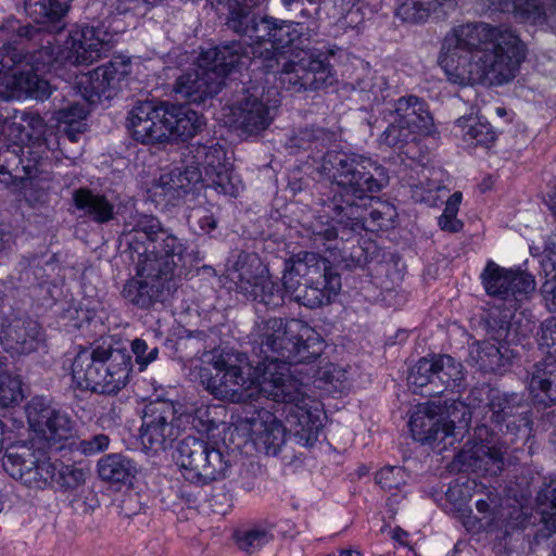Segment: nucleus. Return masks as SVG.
<instances>
[{"mask_svg":"<svg viewBox=\"0 0 556 556\" xmlns=\"http://www.w3.org/2000/svg\"><path fill=\"white\" fill-rule=\"evenodd\" d=\"M49 189H50L49 186L46 187V188H42L40 190V192L38 193V195L34 197V200L37 201V202H40V203L47 202L48 194H49Z\"/></svg>","mask_w":556,"mask_h":556,"instance_id":"680f3d73","label":"nucleus"},{"mask_svg":"<svg viewBox=\"0 0 556 556\" xmlns=\"http://www.w3.org/2000/svg\"><path fill=\"white\" fill-rule=\"evenodd\" d=\"M463 200V194L459 191L454 192L445 202V207L438 218V225L441 230L447 232H459L464 223L457 218L459 205Z\"/></svg>","mask_w":556,"mask_h":556,"instance_id":"a18cd8bd","label":"nucleus"},{"mask_svg":"<svg viewBox=\"0 0 556 556\" xmlns=\"http://www.w3.org/2000/svg\"><path fill=\"white\" fill-rule=\"evenodd\" d=\"M7 426L3 421L0 420V453L3 448V441H4V433H5Z\"/></svg>","mask_w":556,"mask_h":556,"instance_id":"338daca9","label":"nucleus"},{"mask_svg":"<svg viewBox=\"0 0 556 556\" xmlns=\"http://www.w3.org/2000/svg\"><path fill=\"white\" fill-rule=\"evenodd\" d=\"M72 199L75 208L97 224H106L114 218V204L104 194L79 188Z\"/></svg>","mask_w":556,"mask_h":556,"instance_id":"f704fd0d","label":"nucleus"},{"mask_svg":"<svg viewBox=\"0 0 556 556\" xmlns=\"http://www.w3.org/2000/svg\"><path fill=\"white\" fill-rule=\"evenodd\" d=\"M338 556H363V554L355 548H344L339 551Z\"/></svg>","mask_w":556,"mask_h":556,"instance_id":"e2e57ef3","label":"nucleus"},{"mask_svg":"<svg viewBox=\"0 0 556 556\" xmlns=\"http://www.w3.org/2000/svg\"><path fill=\"white\" fill-rule=\"evenodd\" d=\"M230 279L238 293L244 298L269 307L276 308L283 305L279 282L274 280L268 267L255 253H240Z\"/></svg>","mask_w":556,"mask_h":556,"instance_id":"ddd939ff","label":"nucleus"},{"mask_svg":"<svg viewBox=\"0 0 556 556\" xmlns=\"http://www.w3.org/2000/svg\"><path fill=\"white\" fill-rule=\"evenodd\" d=\"M510 350L505 344L492 341L473 343L470 346V361L483 372H500L510 364Z\"/></svg>","mask_w":556,"mask_h":556,"instance_id":"473e14b6","label":"nucleus"},{"mask_svg":"<svg viewBox=\"0 0 556 556\" xmlns=\"http://www.w3.org/2000/svg\"><path fill=\"white\" fill-rule=\"evenodd\" d=\"M4 237L5 235L0 231V255L8 249L9 240Z\"/></svg>","mask_w":556,"mask_h":556,"instance_id":"69168bd1","label":"nucleus"},{"mask_svg":"<svg viewBox=\"0 0 556 556\" xmlns=\"http://www.w3.org/2000/svg\"><path fill=\"white\" fill-rule=\"evenodd\" d=\"M394 112V121L380 137L381 142L388 147L402 149L415 142L417 136H428L434 130L432 116L425 102L416 96L400 98Z\"/></svg>","mask_w":556,"mask_h":556,"instance_id":"f3484780","label":"nucleus"},{"mask_svg":"<svg viewBox=\"0 0 556 556\" xmlns=\"http://www.w3.org/2000/svg\"><path fill=\"white\" fill-rule=\"evenodd\" d=\"M306 136H308V131L306 129L300 130L299 134L288 139L287 146L289 148L305 149L304 139Z\"/></svg>","mask_w":556,"mask_h":556,"instance_id":"bf43d9fd","label":"nucleus"},{"mask_svg":"<svg viewBox=\"0 0 556 556\" xmlns=\"http://www.w3.org/2000/svg\"><path fill=\"white\" fill-rule=\"evenodd\" d=\"M165 101H141L128 113L127 128L134 140L149 144L166 141Z\"/></svg>","mask_w":556,"mask_h":556,"instance_id":"bb28decb","label":"nucleus"},{"mask_svg":"<svg viewBox=\"0 0 556 556\" xmlns=\"http://www.w3.org/2000/svg\"><path fill=\"white\" fill-rule=\"evenodd\" d=\"M202 180V172L199 166L186 165L161 174L152 186L155 197H163L167 203L182 198L191 192Z\"/></svg>","mask_w":556,"mask_h":556,"instance_id":"c85d7f7f","label":"nucleus"},{"mask_svg":"<svg viewBox=\"0 0 556 556\" xmlns=\"http://www.w3.org/2000/svg\"><path fill=\"white\" fill-rule=\"evenodd\" d=\"M132 356L125 348L101 343L80 350L72 362L73 383L80 390L115 395L130 381Z\"/></svg>","mask_w":556,"mask_h":556,"instance_id":"6e6552de","label":"nucleus"},{"mask_svg":"<svg viewBox=\"0 0 556 556\" xmlns=\"http://www.w3.org/2000/svg\"><path fill=\"white\" fill-rule=\"evenodd\" d=\"M396 217L397 211L393 204L370 195L367 201L352 206L344 215L320 222V225L315 226L314 232L326 241V249L331 252L334 261L346 262L351 257L361 265L367 260L363 256V249L353 245V251L348 253L346 244L363 230L376 232L392 228Z\"/></svg>","mask_w":556,"mask_h":556,"instance_id":"423d86ee","label":"nucleus"},{"mask_svg":"<svg viewBox=\"0 0 556 556\" xmlns=\"http://www.w3.org/2000/svg\"><path fill=\"white\" fill-rule=\"evenodd\" d=\"M166 141L170 139L186 141L194 137L204 125L202 115L181 104L166 102Z\"/></svg>","mask_w":556,"mask_h":556,"instance_id":"c756f323","label":"nucleus"},{"mask_svg":"<svg viewBox=\"0 0 556 556\" xmlns=\"http://www.w3.org/2000/svg\"><path fill=\"white\" fill-rule=\"evenodd\" d=\"M254 343L263 361L256 367L230 365L222 356L199 371L201 384L215 399L237 402L247 399L255 383L271 401L281 404V415L288 422L295 442L313 446L323 429L324 408L320 401L308 395L312 383L327 392L345 388L346 370L327 363L315 367L312 363L323 353L321 336L300 319L269 318L257 324Z\"/></svg>","mask_w":556,"mask_h":556,"instance_id":"f257e3e1","label":"nucleus"},{"mask_svg":"<svg viewBox=\"0 0 556 556\" xmlns=\"http://www.w3.org/2000/svg\"><path fill=\"white\" fill-rule=\"evenodd\" d=\"M476 509L491 531H503L506 535L526 528L530 520V515L520 505L505 504L495 490H489L483 497L477 500Z\"/></svg>","mask_w":556,"mask_h":556,"instance_id":"393cba45","label":"nucleus"},{"mask_svg":"<svg viewBox=\"0 0 556 556\" xmlns=\"http://www.w3.org/2000/svg\"><path fill=\"white\" fill-rule=\"evenodd\" d=\"M132 0H121L119 2V5H118V9L123 12H128L130 10H132L134 8L129 7L128 3L131 2ZM136 2H143V0H135Z\"/></svg>","mask_w":556,"mask_h":556,"instance_id":"0e129e2a","label":"nucleus"},{"mask_svg":"<svg viewBox=\"0 0 556 556\" xmlns=\"http://www.w3.org/2000/svg\"><path fill=\"white\" fill-rule=\"evenodd\" d=\"M89 110L85 104L71 103L54 113V119L60 131L71 142H77L87 130Z\"/></svg>","mask_w":556,"mask_h":556,"instance_id":"58836bf2","label":"nucleus"},{"mask_svg":"<svg viewBox=\"0 0 556 556\" xmlns=\"http://www.w3.org/2000/svg\"><path fill=\"white\" fill-rule=\"evenodd\" d=\"M332 163V184L338 190L328 208L330 217H338L380 192L389 182V175L376 161L356 153H336Z\"/></svg>","mask_w":556,"mask_h":556,"instance_id":"1a4fd4ad","label":"nucleus"},{"mask_svg":"<svg viewBox=\"0 0 556 556\" xmlns=\"http://www.w3.org/2000/svg\"><path fill=\"white\" fill-rule=\"evenodd\" d=\"M528 53L520 37H444L439 65L451 83L502 87L516 79Z\"/></svg>","mask_w":556,"mask_h":556,"instance_id":"20e7f679","label":"nucleus"},{"mask_svg":"<svg viewBox=\"0 0 556 556\" xmlns=\"http://www.w3.org/2000/svg\"><path fill=\"white\" fill-rule=\"evenodd\" d=\"M25 413L31 432L49 445L71 440L76 434L75 421L47 396H33L25 406Z\"/></svg>","mask_w":556,"mask_h":556,"instance_id":"a211bd4d","label":"nucleus"},{"mask_svg":"<svg viewBox=\"0 0 556 556\" xmlns=\"http://www.w3.org/2000/svg\"><path fill=\"white\" fill-rule=\"evenodd\" d=\"M226 416L227 409L224 405L201 403L187 419L198 432L210 433L226 422Z\"/></svg>","mask_w":556,"mask_h":556,"instance_id":"ea45409f","label":"nucleus"},{"mask_svg":"<svg viewBox=\"0 0 556 556\" xmlns=\"http://www.w3.org/2000/svg\"><path fill=\"white\" fill-rule=\"evenodd\" d=\"M23 399L22 381L0 371V406L11 407Z\"/></svg>","mask_w":556,"mask_h":556,"instance_id":"49530a36","label":"nucleus"},{"mask_svg":"<svg viewBox=\"0 0 556 556\" xmlns=\"http://www.w3.org/2000/svg\"><path fill=\"white\" fill-rule=\"evenodd\" d=\"M110 439L106 434H96L89 439L74 441L71 447L80 452L84 455H94L105 451L109 447Z\"/></svg>","mask_w":556,"mask_h":556,"instance_id":"8fccbe9b","label":"nucleus"},{"mask_svg":"<svg viewBox=\"0 0 556 556\" xmlns=\"http://www.w3.org/2000/svg\"><path fill=\"white\" fill-rule=\"evenodd\" d=\"M470 490L468 483L455 481L448 485L445 495L447 501L460 510L462 506L466 505L471 497Z\"/></svg>","mask_w":556,"mask_h":556,"instance_id":"864d4df0","label":"nucleus"},{"mask_svg":"<svg viewBox=\"0 0 556 556\" xmlns=\"http://www.w3.org/2000/svg\"><path fill=\"white\" fill-rule=\"evenodd\" d=\"M5 472L28 488L43 490L55 482L65 490H75L86 481L87 469L76 464L64 465L51 460L42 450L21 447L7 451L2 458Z\"/></svg>","mask_w":556,"mask_h":556,"instance_id":"9b49d317","label":"nucleus"},{"mask_svg":"<svg viewBox=\"0 0 556 556\" xmlns=\"http://www.w3.org/2000/svg\"><path fill=\"white\" fill-rule=\"evenodd\" d=\"M286 21L277 20L270 16H261L245 11L242 8L235 9L227 18L228 30L238 35H250L254 33H264L270 35L274 30L282 29Z\"/></svg>","mask_w":556,"mask_h":556,"instance_id":"72a5a7b5","label":"nucleus"},{"mask_svg":"<svg viewBox=\"0 0 556 556\" xmlns=\"http://www.w3.org/2000/svg\"><path fill=\"white\" fill-rule=\"evenodd\" d=\"M0 343L11 355H27L42 344L41 327L29 318L15 319L0 330Z\"/></svg>","mask_w":556,"mask_h":556,"instance_id":"cd10ccee","label":"nucleus"},{"mask_svg":"<svg viewBox=\"0 0 556 556\" xmlns=\"http://www.w3.org/2000/svg\"><path fill=\"white\" fill-rule=\"evenodd\" d=\"M235 541L239 549L254 554L274 540L271 527L254 526L235 532Z\"/></svg>","mask_w":556,"mask_h":556,"instance_id":"79ce46f5","label":"nucleus"},{"mask_svg":"<svg viewBox=\"0 0 556 556\" xmlns=\"http://www.w3.org/2000/svg\"><path fill=\"white\" fill-rule=\"evenodd\" d=\"M424 180L410 186V197L416 203H425L428 206H438L448 190L443 184L441 169H426L422 172Z\"/></svg>","mask_w":556,"mask_h":556,"instance_id":"4c0bfd02","label":"nucleus"},{"mask_svg":"<svg viewBox=\"0 0 556 556\" xmlns=\"http://www.w3.org/2000/svg\"><path fill=\"white\" fill-rule=\"evenodd\" d=\"M549 260L553 266V287L547 291L548 296L546 298L549 308L556 309V253H549Z\"/></svg>","mask_w":556,"mask_h":556,"instance_id":"13d9d810","label":"nucleus"},{"mask_svg":"<svg viewBox=\"0 0 556 556\" xmlns=\"http://www.w3.org/2000/svg\"><path fill=\"white\" fill-rule=\"evenodd\" d=\"M501 4L526 25L543 26L556 17V0H501Z\"/></svg>","mask_w":556,"mask_h":556,"instance_id":"7c9ffc66","label":"nucleus"},{"mask_svg":"<svg viewBox=\"0 0 556 556\" xmlns=\"http://www.w3.org/2000/svg\"><path fill=\"white\" fill-rule=\"evenodd\" d=\"M279 106V100L265 98L257 88H248L229 106L226 123L244 139L258 137L274 123Z\"/></svg>","mask_w":556,"mask_h":556,"instance_id":"4468645a","label":"nucleus"},{"mask_svg":"<svg viewBox=\"0 0 556 556\" xmlns=\"http://www.w3.org/2000/svg\"><path fill=\"white\" fill-rule=\"evenodd\" d=\"M485 418L500 427L505 424L506 432L518 439L528 440L532 435V419L529 405L518 393H506L490 389L488 393Z\"/></svg>","mask_w":556,"mask_h":556,"instance_id":"4be33fe9","label":"nucleus"},{"mask_svg":"<svg viewBox=\"0 0 556 556\" xmlns=\"http://www.w3.org/2000/svg\"><path fill=\"white\" fill-rule=\"evenodd\" d=\"M408 426L415 441L440 451L453 446L462 435L453 421L438 417L429 406H419L412 414Z\"/></svg>","mask_w":556,"mask_h":556,"instance_id":"a878e982","label":"nucleus"},{"mask_svg":"<svg viewBox=\"0 0 556 556\" xmlns=\"http://www.w3.org/2000/svg\"><path fill=\"white\" fill-rule=\"evenodd\" d=\"M72 0H25L28 16L49 31L60 33L65 27L64 18Z\"/></svg>","mask_w":556,"mask_h":556,"instance_id":"2f4dec72","label":"nucleus"},{"mask_svg":"<svg viewBox=\"0 0 556 556\" xmlns=\"http://www.w3.org/2000/svg\"><path fill=\"white\" fill-rule=\"evenodd\" d=\"M9 143L0 147V181L9 185L13 178L18 177V168L26 178L34 180L41 156L34 153L29 147H22L21 142L28 137L23 125L15 122H5L1 126Z\"/></svg>","mask_w":556,"mask_h":556,"instance_id":"b1692460","label":"nucleus"},{"mask_svg":"<svg viewBox=\"0 0 556 556\" xmlns=\"http://www.w3.org/2000/svg\"><path fill=\"white\" fill-rule=\"evenodd\" d=\"M123 237L135 263V276L126 280L122 295L139 308H150L163 300L175 271L191 266L193 257L187 241L153 215H132Z\"/></svg>","mask_w":556,"mask_h":556,"instance_id":"7ed1b4c3","label":"nucleus"},{"mask_svg":"<svg viewBox=\"0 0 556 556\" xmlns=\"http://www.w3.org/2000/svg\"><path fill=\"white\" fill-rule=\"evenodd\" d=\"M463 517V525L466 528L468 532L471 533H479L481 531H491L486 525H484V521L482 518H478L473 516L472 510L469 509L466 514L462 515Z\"/></svg>","mask_w":556,"mask_h":556,"instance_id":"5fc2aeb1","label":"nucleus"},{"mask_svg":"<svg viewBox=\"0 0 556 556\" xmlns=\"http://www.w3.org/2000/svg\"><path fill=\"white\" fill-rule=\"evenodd\" d=\"M99 478L110 484H129L137 473L132 459L121 453L103 455L97 462Z\"/></svg>","mask_w":556,"mask_h":556,"instance_id":"e433bc0d","label":"nucleus"},{"mask_svg":"<svg viewBox=\"0 0 556 556\" xmlns=\"http://www.w3.org/2000/svg\"><path fill=\"white\" fill-rule=\"evenodd\" d=\"M178 462L185 478L205 485L225 477L229 462L223 452L208 441L188 435L178 445Z\"/></svg>","mask_w":556,"mask_h":556,"instance_id":"dca6fc26","label":"nucleus"},{"mask_svg":"<svg viewBox=\"0 0 556 556\" xmlns=\"http://www.w3.org/2000/svg\"><path fill=\"white\" fill-rule=\"evenodd\" d=\"M201 182L205 188L215 190L218 194L237 198L243 186L240 178L232 173L231 165L215 170L206 176L202 175Z\"/></svg>","mask_w":556,"mask_h":556,"instance_id":"a19ab883","label":"nucleus"},{"mask_svg":"<svg viewBox=\"0 0 556 556\" xmlns=\"http://www.w3.org/2000/svg\"><path fill=\"white\" fill-rule=\"evenodd\" d=\"M195 153L194 157L199 161L195 166H199L203 176L230 165L227 161L226 150L219 143L199 146Z\"/></svg>","mask_w":556,"mask_h":556,"instance_id":"c03bdc74","label":"nucleus"},{"mask_svg":"<svg viewBox=\"0 0 556 556\" xmlns=\"http://www.w3.org/2000/svg\"><path fill=\"white\" fill-rule=\"evenodd\" d=\"M251 42H243L244 50L251 56L245 70L254 73L274 72L281 63L279 81L289 91L318 90L337 83V74L329 63L333 49L324 52L302 46V37H288L282 45V37H249Z\"/></svg>","mask_w":556,"mask_h":556,"instance_id":"39448f33","label":"nucleus"},{"mask_svg":"<svg viewBox=\"0 0 556 556\" xmlns=\"http://www.w3.org/2000/svg\"><path fill=\"white\" fill-rule=\"evenodd\" d=\"M480 279L489 296L514 302L515 305L528 300L536 286L531 274L519 267H502L494 261H488Z\"/></svg>","mask_w":556,"mask_h":556,"instance_id":"5701e85b","label":"nucleus"},{"mask_svg":"<svg viewBox=\"0 0 556 556\" xmlns=\"http://www.w3.org/2000/svg\"><path fill=\"white\" fill-rule=\"evenodd\" d=\"M213 206H197L188 214L190 226H198L203 233H211L217 227V219L212 211Z\"/></svg>","mask_w":556,"mask_h":556,"instance_id":"09e8293b","label":"nucleus"},{"mask_svg":"<svg viewBox=\"0 0 556 556\" xmlns=\"http://www.w3.org/2000/svg\"><path fill=\"white\" fill-rule=\"evenodd\" d=\"M250 59L241 40L201 49L194 67L176 79L174 89L189 102L204 103L220 92L228 75L245 70Z\"/></svg>","mask_w":556,"mask_h":556,"instance_id":"0eeeda50","label":"nucleus"},{"mask_svg":"<svg viewBox=\"0 0 556 556\" xmlns=\"http://www.w3.org/2000/svg\"><path fill=\"white\" fill-rule=\"evenodd\" d=\"M180 417L168 401H155L146 405L139 439L142 447L152 453L166 451L180 435Z\"/></svg>","mask_w":556,"mask_h":556,"instance_id":"6ab92c4d","label":"nucleus"},{"mask_svg":"<svg viewBox=\"0 0 556 556\" xmlns=\"http://www.w3.org/2000/svg\"><path fill=\"white\" fill-rule=\"evenodd\" d=\"M536 502L541 507L542 522L545 529L556 532V475L538 492ZM554 556H556V547Z\"/></svg>","mask_w":556,"mask_h":556,"instance_id":"37998d69","label":"nucleus"},{"mask_svg":"<svg viewBox=\"0 0 556 556\" xmlns=\"http://www.w3.org/2000/svg\"><path fill=\"white\" fill-rule=\"evenodd\" d=\"M540 345L547 349L546 356L534 365L528 380V390L538 409L556 404V318L543 324Z\"/></svg>","mask_w":556,"mask_h":556,"instance_id":"aec40b11","label":"nucleus"},{"mask_svg":"<svg viewBox=\"0 0 556 556\" xmlns=\"http://www.w3.org/2000/svg\"><path fill=\"white\" fill-rule=\"evenodd\" d=\"M545 203L552 215L556 218V190L547 194ZM548 253H556V233L551 238L548 243Z\"/></svg>","mask_w":556,"mask_h":556,"instance_id":"4d7b16f0","label":"nucleus"},{"mask_svg":"<svg viewBox=\"0 0 556 556\" xmlns=\"http://www.w3.org/2000/svg\"><path fill=\"white\" fill-rule=\"evenodd\" d=\"M454 463L459 470L497 476L504 468L503 447L489 427L481 425L475 429L472 440L455 455Z\"/></svg>","mask_w":556,"mask_h":556,"instance_id":"412c9836","label":"nucleus"},{"mask_svg":"<svg viewBox=\"0 0 556 556\" xmlns=\"http://www.w3.org/2000/svg\"><path fill=\"white\" fill-rule=\"evenodd\" d=\"M453 35H510L507 29L492 28L483 22H467L453 28Z\"/></svg>","mask_w":556,"mask_h":556,"instance_id":"603ef678","label":"nucleus"},{"mask_svg":"<svg viewBox=\"0 0 556 556\" xmlns=\"http://www.w3.org/2000/svg\"><path fill=\"white\" fill-rule=\"evenodd\" d=\"M279 283L282 300L289 294L296 303L308 308L330 304L339 294L341 276L331 263L314 252H304L303 256L287 264Z\"/></svg>","mask_w":556,"mask_h":556,"instance_id":"9d476101","label":"nucleus"},{"mask_svg":"<svg viewBox=\"0 0 556 556\" xmlns=\"http://www.w3.org/2000/svg\"><path fill=\"white\" fill-rule=\"evenodd\" d=\"M0 31L5 33L7 35H29L28 30L23 31L20 21L14 17L7 18L0 25Z\"/></svg>","mask_w":556,"mask_h":556,"instance_id":"6e6d98bb","label":"nucleus"},{"mask_svg":"<svg viewBox=\"0 0 556 556\" xmlns=\"http://www.w3.org/2000/svg\"><path fill=\"white\" fill-rule=\"evenodd\" d=\"M112 48L113 42L101 37H66L62 47L49 43L31 53H22L16 47L3 45L0 65L8 71L23 63L30 66L29 72L15 73L14 77L17 86L31 98L45 100L51 96L52 88L40 74H53L65 81L76 78L81 97L94 104L102 98L110 99L111 91L121 88V83L131 74L130 60L116 56L106 65L80 76L71 68L90 65L106 56Z\"/></svg>","mask_w":556,"mask_h":556,"instance_id":"f03ea898","label":"nucleus"},{"mask_svg":"<svg viewBox=\"0 0 556 556\" xmlns=\"http://www.w3.org/2000/svg\"><path fill=\"white\" fill-rule=\"evenodd\" d=\"M247 393H250L247 399L236 402L243 404L238 416V428L247 433L257 451L276 456L287 441V433L294 434L289 425L285 426L274 413L260 405L262 397L271 399L258 391L256 383Z\"/></svg>","mask_w":556,"mask_h":556,"instance_id":"f8f14e48","label":"nucleus"},{"mask_svg":"<svg viewBox=\"0 0 556 556\" xmlns=\"http://www.w3.org/2000/svg\"><path fill=\"white\" fill-rule=\"evenodd\" d=\"M464 378L462 363L446 354H432L417 361L409 370L407 381L414 393L435 396L459 388Z\"/></svg>","mask_w":556,"mask_h":556,"instance_id":"2eb2a0df","label":"nucleus"},{"mask_svg":"<svg viewBox=\"0 0 556 556\" xmlns=\"http://www.w3.org/2000/svg\"><path fill=\"white\" fill-rule=\"evenodd\" d=\"M408 536V533L401 528H395L393 531V539L404 543V540Z\"/></svg>","mask_w":556,"mask_h":556,"instance_id":"052dcab7","label":"nucleus"},{"mask_svg":"<svg viewBox=\"0 0 556 556\" xmlns=\"http://www.w3.org/2000/svg\"><path fill=\"white\" fill-rule=\"evenodd\" d=\"M131 353L136 357L139 371H143L152 362L157 358L159 349L153 348L149 350L147 342L143 339L137 338L131 342Z\"/></svg>","mask_w":556,"mask_h":556,"instance_id":"3c124183","label":"nucleus"},{"mask_svg":"<svg viewBox=\"0 0 556 556\" xmlns=\"http://www.w3.org/2000/svg\"><path fill=\"white\" fill-rule=\"evenodd\" d=\"M456 136L470 147H490L497 139L493 126L481 116L465 115L455 121Z\"/></svg>","mask_w":556,"mask_h":556,"instance_id":"c9c22d12","label":"nucleus"},{"mask_svg":"<svg viewBox=\"0 0 556 556\" xmlns=\"http://www.w3.org/2000/svg\"><path fill=\"white\" fill-rule=\"evenodd\" d=\"M407 472L401 466H386L376 473V482L386 491L400 490L406 484Z\"/></svg>","mask_w":556,"mask_h":556,"instance_id":"de8ad7c7","label":"nucleus"},{"mask_svg":"<svg viewBox=\"0 0 556 556\" xmlns=\"http://www.w3.org/2000/svg\"><path fill=\"white\" fill-rule=\"evenodd\" d=\"M282 4L286 7V8H291L292 4L294 3H301V0H281Z\"/></svg>","mask_w":556,"mask_h":556,"instance_id":"774afa93","label":"nucleus"}]
</instances>
